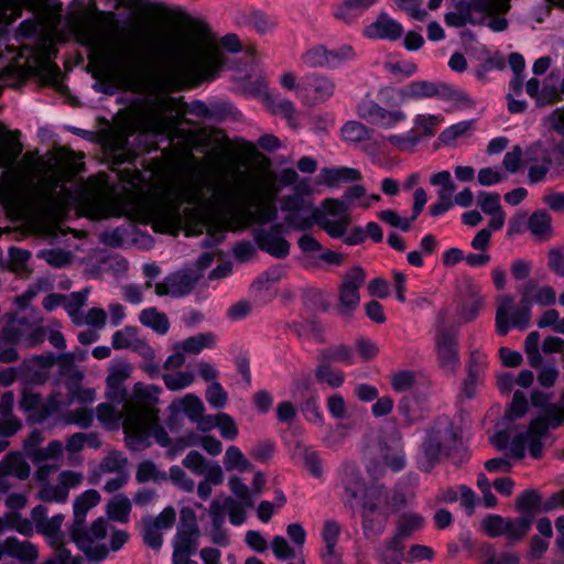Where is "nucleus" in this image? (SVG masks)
I'll list each match as a JSON object with an SVG mask.
<instances>
[{"instance_id": "50", "label": "nucleus", "mask_w": 564, "mask_h": 564, "mask_svg": "<svg viewBox=\"0 0 564 564\" xmlns=\"http://www.w3.org/2000/svg\"><path fill=\"white\" fill-rule=\"evenodd\" d=\"M471 300L463 301L458 306V314L465 322L474 321L482 308V299L471 293Z\"/></svg>"}, {"instance_id": "55", "label": "nucleus", "mask_w": 564, "mask_h": 564, "mask_svg": "<svg viewBox=\"0 0 564 564\" xmlns=\"http://www.w3.org/2000/svg\"><path fill=\"white\" fill-rule=\"evenodd\" d=\"M435 553L432 547L423 544H412L408 552L404 551V562L413 564L422 561H432Z\"/></svg>"}, {"instance_id": "54", "label": "nucleus", "mask_w": 564, "mask_h": 564, "mask_svg": "<svg viewBox=\"0 0 564 564\" xmlns=\"http://www.w3.org/2000/svg\"><path fill=\"white\" fill-rule=\"evenodd\" d=\"M215 419H218L216 427H218L223 438L234 441L238 436V426L228 413L219 412Z\"/></svg>"}, {"instance_id": "28", "label": "nucleus", "mask_w": 564, "mask_h": 564, "mask_svg": "<svg viewBox=\"0 0 564 564\" xmlns=\"http://www.w3.org/2000/svg\"><path fill=\"white\" fill-rule=\"evenodd\" d=\"M139 328L137 326H126L123 329L113 333L111 338V345L113 349H127L132 348L137 350L141 346H147L144 340L138 338Z\"/></svg>"}, {"instance_id": "10", "label": "nucleus", "mask_w": 564, "mask_h": 564, "mask_svg": "<svg viewBox=\"0 0 564 564\" xmlns=\"http://www.w3.org/2000/svg\"><path fill=\"white\" fill-rule=\"evenodd\" d=\"M350 223V217H343L338 219H329L326 215L319 210L314 209L310 217L302 218L300 224L295 225V230L305 231L311 229L313 225H318L329 237L334 239L344 238L348 225Z\"/></svg>"}, {"instance_id": "3", "label": "nucleus", "mask_w": 564, "mask_h": 564, "mask_svg": "<svg viewBox=\"0 0 564 564\" xmlns=\"http://www.w3.org/2000/svg\"><path fill=\"white\" fill-rule=\"evenodd\" d=\"M395 105H408L425 99H437L451 102L456 107L473 108L475 101L464 90L443 80L416 79L412 80L395 90Z\"/></svg>"}, {"instance_id": "7", "label": "nucleus", "mask_w": 564, "mask_h": 564, "mask_svg": "<svg viewBox=\"0 0 564 564\" xmlns=\"http://www.w3.org/2000/svg\"><path fill=\"white\" fill-rule=\"evenodd\" d=\"M366 282V271L360 265H354L343 278L338 290L339 304L343 314H349L360 303L359 289Z\"/></svg>"}, {"instance_id": "63", "label": "nucleus", "mask_w": 564, "mask_h": 564, "mask_svg": "<svg viewBox=\"0 0 564 564\" xmlns=\"http://www.w3.org/2000/svg\"><path fill=\"white\" fill-rule=\"evenodd\" d=\"M341 528L335 520H326L323 524V529L321 532L323 542L325 543V547H336L339 536H340Z\"/></svg>"}, {"instance_id": "18", "label": "nucleus", "mask_w": 564, "mask_h": 564, "mask_svg": "<svg viewBox=\"0 0 564 564\" xmlns=\"http://www.w3.org/2000/svg\"><path fill=\"white\" fill-rule=\"evenodd\" d=\"M378 1L379 0H343L334 8V17L337 20L350 24Z\"/></svg>"}, {"instance_id": "11", "label": "nucleus", "mask_w": 564, "mask_h": 564, "mask_svg": "<svg viewBox=\"0 0 564 564\" xmlns=\"http://www.w3.org/2000/svg\"><path fill=\"white\" fill-rule=\"evenodd\" d=\"M340 485L345 492L344 503L346 507L354 508V501L359 499V496L368 486L360 471V468L355 463H344L340 470Z\"/></svg>"}, {"instance_id": "13", "label": "nucleus", "mask_w": 564, "mask_h": 564, "mask_svg": "<svg viewBox=\"0 0 564 564\" xmlns=\"http://www.w3.org/2000/svg\"><path fill=\"white\" fill-rule=\"evenodd\" d=\"M196 279L187 272L176 271L155 285V293L159 296L170 295L174 299L183 297L192 292Z\"/></svg>"}, {"instance_id": "59", "label": "nucleus", "mask_w": 564, "mask_h": 564, "mask_svg": "<svg viewBox=\"0 0 564 564\" xmlns=\"http://www.w3.org/2000/svg\"><path fill=\"white\" fill-rule=\"evenodd\" d=\"M322 207L324 208V214L333 217H350L349 210L350 208L345 203V200L340 198H325L322 202Z\"/></svg>"}, {"instance_id": "47", "label": "nucleus", "mask_w": 564, "mask_h": 564, "mask_svg": "<svg viewBox=\"0 0 564 564\" xmlns=\"http://www.w3.org/2000/svg\"><path fill=\"white\" fill-rule=\"evenodd\" d=\"M165 387L170 391H180L189 387L194 381V375L189 371H178L175 375H162Z\"/></svg>"}, {"instance_id": "14", "label": "nucleus", "mask_w": 564, "mask_h": 564, "mask_svg": "<svg viewBox=\"0 0 564 564\" xmlns=\"http://www.w3.org/2000/svg\"><path fill=\"white\" fill-rule=\"evenodd\" d=\"M424 518L416 512H402L395 522V529L390 539L398 541V543L405 544L415 532L424 528Z\"/></svg>"}, {"instance_id": "39", "label": "nucleus", "mask_w": 564, "mask_h": 564, "mask_svg": "<svg viewBox=\"0 0 564 564\" xmlns=\"http://www.w3.org/2000/svg\"><path fill=\"white\" fill-rule=\"evenodd\" d=\"M532 517H520L517 519H507L506 532L508 540L516 542L521 540L530 531Z\"/></svg>"}, {"instance_id": "26", "label": "nucleus", "mask_w": 564, "mask_h": 564, "mask_svg": "<svg viewBox=\"0 0 564 564\" xmlns=\"http://www.w3.org/2000/svg\"><path fill=\"white\" fill-rule=\"evenodd\" d=\"M216 343V335L213 332L198 333L182 340L175 349H182L185 354L197 355L205 348H213Z\"/></svg>"}, {"instance_id": "16", "label": "nucleus", "mask_w": 564, "mask_h": 564, "mask_svg": "<svg viewBox=\"0 0 564 564\" xmlns=\"http://www.w3.org/2000/svg\"><path fill=\"white\" fill-rule=\"evenodd\" d=\"M317 361L330 366L332 364L352 366L356 361L355 351L352 347L345 344L330 345L317 350Z\"/></svg>"}, {"instance_id": "34", "label": "nucleus", "mask_w": 564, "mask_h": 564, "mask_svg": "<svg viewBox=\"0 0 564 564\" xmlns=\"http://www.w3.org/2000/svg\"><path fill=\"white\" fill-rule=\"evenodd\" d=\"M135 479L139 484L148 481L162 482L167 480V474L158 468L154 462L147 459L139 463L135 473Z\"/></svg>"}, {"instance_id": "45", "label": "nucleus", "mask_w": 564, "mask_h": 564, "mask_svg": "<svg viewBox=\"0 0 564 564\" xmlns=\"http://www.w3.org/2000/svg\"><path fill=\"white\" fill-rule=\"evenodd\" d=\"M230 491L242 502L246 508L254 506L253 495L242 479L236 475L231 476L228 481Z\"/></svg>"}, {"instance_id": "40", "label": "nucleus", "mask_w": 564, "mask_h": 564, "mask_svg": "<svg viewBox=\"0 0 564 564\" xmlns=\"http://www.w3.org/2000/svg\"><path fill=\"white\" fill-rule=\"evenodd\" d=\"M224 465L227 470L247 471L252 468L251 463L245 457L239 447L231 445L226 449Z\"/></svg>"}, {"instance_id": "44", "label": "nucleus", "mask_w": 564, "mask_h": 564, "mask_svg": "<svg viewBox=\"0 0 564 564\" xmlns=\"http://www.w3.org/2000/svg\"><path fill=\"white\" fill-rule=\"evenodd\" d=\"M302 59L308 67L328 68L327 47L325 45H315L303 54Z\"/></svg>"}, {"instance_id": "57", "label": "nucleus", "mask_w": 564, "mask_h": 564, "mask_svg": "<svg viewBox=\"0 0 564 564\" xmlns=\"http://www.w3.org/2000/svg\"><path fill=\"white\" fill-rule=\"evenodd\" d=\"M477 198L479 207L486 215L502 210L500 195L498 193L479 191Z\"/></svg>"}, {"instance_id": "61", "label": "nucleus", "mask_w": 564, "mask_h": 564, "mask_svg": "<svg viewBox=\"0 0 564 564\" xmlns=\"http://www.w3.org/2000/svg\"><path fill=\"white\" fill-rule=\"evenodd\" d=\"M242 502H237L231 497L225 499V508L228 511L229 522L235 527H240L245 523L247 514Z\"/></svg>"}, {"instance_id": "42", "label": "nucleus", "mask_w": 564, "mask_h": 564, "mask_svg": "<svg viewBox=\"0 0 564 564\" xmlns=\"http://www.w3.org/2000/svg\"><path fill=\"white\" fill-rule=\"evenodd\" d=\"M381 500V489L378 487L367 486L365 491L359 496V499L355 502L360 503L362 511L379 512L386 511V509L380 508Z\"/></svg>"}, {"instance_id": "38", "label": "nucleus", "mask_w": 564, "mask_h": 564, "mask_svg": "<svg viewBox=\"0 0 564 564\" xmlns=\"http://www.w3.org/2000/svg\"><path fill=\"white\" fill-rule=\"evenodd\" d=\"M37 258L45 260L52 268L62 269L72 263L73 254L61 248L43 249L37 252Z\"/></svg>"}, {"instance_id": "25", "label": "nucleus", "mask_w": 564, "mask_h": 564, "mask_svg": "<svg viewBox=\"0 0 564 564\" xmlns=\"http://www.w3.org/2000/svg\"><path fill=\"white\" fill-rule=\"evenodd\" d=\"M404 551L405 544L398 543V541L389 538L377 549L376 556L379 564H402L404 562Z\"/></svg>"}, {"instance_id": "37", "label": "nucleus", "mask_w": 564, "mask_h": 564, "mask_svg": "<svg viewBox=\"0 0 564 564\" xmlns=\"http://www.w3.org/2000/svg\"><path fill=\"white\" fill-rule=\"evenodd\" d=\"M475 126V120H463L451 124L438 134V141L445 145L453 144L458 138L466 135Z\"/></svg>"}, {"instance_id": "9", "label": "nucleus", "mask_w": 564, "mask_h": 564, "mask_svg": "<svg viewBox=\"0 0 564 564\" xmlns=\"http://www.w3.org/2000/svg\"><path fill=\"white\" fill-rule=\"evenodd\" d=\"M404 33L403 25L391 18L387 11H380L373 22L364 29V36L368 40L398 41Z\"/></svg>"}, {"instance_id": "30", "label": "nucleus", "mask_w": 564, "mask_h": 564, "mask_svg": "<svg viewBox=\"0 0 564 564\" xmlns=\"http://www.w3.org/2000/svg\"><path fill=\"white\" fill-rule=\"evenodd\" d=\"M314 375L318 383H326L333 389L340 388L345 382L344 371L334 369L330 365L318 362Z\"/></svg>"}, {"instance_id": "62", "label": "nucleus", "mask_w": 564, "mask_h": 564, "mask_svg": "<svg viewBox=\"0 0 564 564\" xmlns=\"http://www.w3.org/2000/svg\"><path fill=\"white\" fill-rule=\"evenodd\" d=\"M169 478L176 487L186 492H191L194 489V480L191 477H188L186 473L177 465H173L170 467L167 479Z\"/></svg>"}, {"instance_id": "46", "label": "nucleus", "mask_w": 564, "mask_h": 564, "mask_svg": "<svg viewBox=\"0 0 564 564\" xmlns=\"http://www.w3.org/2000/svg\"><path fill=\"white\" fill-rule=\"evenodd\" d=\"M63 420L67 425H77L82 429H88L94 421V413L87 408H79L65 412Z\"/></svg>"}, {"instance_id": "35", "label": "nucleus", "mask_w": 564, "mask_h": 564, "mask_svg": "<svg viewBox=\"0 0 564 564\" xmlns=\"http://www.w3.org/2000/svg\"><path fill=\"white\" fill-rule=\"evenodd\" d=\"M131 512V501L124 496L111 499L107 505V514L110 520L127 523Z\"/></svg>"}, {"instance_id": "27", "label": "nucleus", "mask_w": 564, "mask_h": 564, "mask_svg": "<svg viewBox=\"0 0 564 564\" xmlns=\"http://www.w3.org/2000/svg\"><path fill=\"white\" fill-rule=\"evenodd\" d=\"M388 522V512H361V527L367 539L379 536L383 533Z\"/></svg>"}, {"instance_id": "23", "label": "nucleus", "mask_w": 564, "mask_h": 564, "mask_svg": "<svg viewBox=\"0 0 564 564\" xmlns=\"http://www.w3.org/2000/svg\"><path fill=\"white\" fill-rule=\"evenodd\" d=\"M305 89L312 93L314 102H322L330 98L335 91V84L326 76L311 75L305 78Z\"/></svg>"}, {"instance_id": "21", "label": "nucleus", "mask_w": 564, "mask_h": 564, "mask_svg": "<svg viewBox=\"0 0 564 564\" xmlns=\"http://www.w3.org/2000/svg\"><path fill=\"white\" fill-rule=\"evenodd\" d=\"M56 365L58 366V376L65 379L64 386L76 388L79 381H83L84 373L78 369L74 360V354L63 352L56 355Z\"/></svg>"}, {"instance_id": "32", "label": "nucleus", "mask_w": 564, "mask_h": 564, "mask_svg": "<svg viewBox=\"0 0 564 564\" xmlns=\"http://www.w3.org/2000/svg\"><path fill=\"white\" fill-rule=\"evenodd\" d=\"M372 134L373 130L359 121L350 120L341 127V137L347 142L358 143L370 140Z\"/></svg>"}, {"instance_id": "6", "label": "nucleus", "mask_w": 564, "mask_h": 564, "mask_svg": "<svg viewBox=\"0 0 564 564\" xmlns=\"http://www.w3.org/2000/svg\"><path fill=\"white\" fill-rule=\"evenodd\" d=\"M311 194L312 188L310 184L307 181H302L295 185L293 194L285 195L281 198L280 208L283 213H288L285 221L293 229L303 218L301 216V212L311 210L313 213L314 209H317L313 203L306 202L304 198V196H308Z\"/></svg>"}, {"instance_id": "60", "label": "nucleus", "mask_w": 564, "mask_h": 564, "mask_svg": "<svg viewBox=\"0 0 564 564\" xmlns=\"http://www.w3.org/2000/svg\"><path fill=\"white\" fill-rule=\"evenodd\" d=\"M9 529L15 530L18 533L25 538H30L34 533L32 521L23 518L22 514L18 511L9 513Z\"/></svg>"}, {"instance_id": "2", "label": "nucleus", "mask_w": 564, "mask_h": 564, "mask_svg": "<svg viewBox=\"0 0 564 564\" xmlns=\"http://www.w3.org/2000/svg\"><path fill=\"white\" fill-rule=\"evenodd\" d=\"M183 196L180 191L169 189L133 206L127 213L120 209L117 216H127L141 225H150L156 234L176 237L182 226Z\"/></svg>"}, {"instance_id": "17", "label": "nucleus", "mask_w": 564, "mask_h": 564, "mask_svg": "<svg viewBox=\"0 0 564 564\" xmlns=\"http://www.w3.org/2000/svg\"><path fill=\"white\" fill-rule=\"evenodd\" d=\"M161 392L162 388L156 384L135 382L132 388V399L139 405L147 408L153 417H156L159 411L155 406L159 403Z\"/></svg>"}, {"instance_id": "31", "label": "nucleus", "mask_w": 564, "mask_h": 564, "mask_svg": "<svg viewBox=\"0 0 564 564\" xmlns=\"http://www.w3.org/2000/svg\"><path fill=\"white\" fill-rule=\"evenodd\" d=\"M224 63L217 55H205L196 65L200 80L213 82L215 80L219 72L223 69Z\"/></svg>"}, {"instance_id": "33", "label": "nucleus", "mask_w": 564, "mask_h": 564, "mask_svg": "<svg viewBox=\"0 0 564 564\" xmlns=\"http://www.w3.org/2000/svg\"><path fill=\"white\" fill-rule=\"evenodd\" d=\"M541 495L534 489H525L516 500V508L522 517H534L540 511Z\"/></svg>"}, {"instance_id": "48", "label": "nucleus", "mask_w": 564, "mask_h": 564, "mask_svg": "<svg viewBox=\"0 0 564 564\" xmlns=\"http://www.w3.org/2000/svg\"><path fill=\"white\" fill-rule=\"evenodd\" d=\"M507 519L499 514H488L481 521V529L490 538H498L506 532Z\"/></svg>"}, {"instance_id": "5", "label": "nucleus", "mask_w": 564, "mask_h": 564, "mask_svg": "<svg viewBox=\"0 0 564 564\" xmlns=\"http://www.w3.org/2000/svg\"><path fill=\"white\" fill-rule=\"evenodd\" d=\"M357 115L372 126L384 129H392L397 123L404 121L406 115L402 110H388L377 101L364 98L357 105Z\"/></svg>"}, {"instance_id": "20", "label": "nucleus", "mask_w": 564, "mask_h": 564, "mask_svg": "<svg viewBox=\"0 0 564 564\" xmlns=\"http://www.w3.org/2000/svg\"><path fill=\"white\" fill-rule=\"evenodd\" d=\"M172 413L182 411L192 422H200L205 412L203 401L194 393H187L182 399L172 402L170 405Z\"/></svg>"}, {"instance_id": "53", "label": "nucleus", "mask_w": 564, "mask_h": 564, "mask_svg": "<svg viewBox=\"0 0 564 564\" xmlns=\"http://www.w3.org/2000/svg\"><path fill=\"white\" fill-rule=\"evenodd\" d=\"M45 289L46 281L39 279L35 283L30 284L22 294L15 297L14 304L19 310L24 311L29 307L31 301L39 294V292Z\"/></svg>"}, {"instance_id": "15", "label": "nucleus", "mask_w": 564, "mask_h": 564, "mask_svg": "<svg viewBox=\"0 0 564 564\" xmlns=\"http://www.w3.org/2000/svg\"><path fill=\"white\" fill-rule=\"evenodd\" d=\"M319 182L330 188L338 187L344 183H354L362 178L359 170L348 166L323 167L319 171Z\"/></svg>"}, {"instance_id": "64", "label": "nucleus", "mask_w": 564, "mask_h": 564, "mask_svg": "<svg viewBox=\"0 0 564 564\" xmlns=\"http://www.w3.org/2000/svg\"><path fill=\"white\" fill-rule=\"evenodd\" d=\"M257 253V246L249 240H239L232 247L234 258L240 262H249Z\"/></svg>"}, {"instance_id": "19", "label": "nucleus", "mask_w": 564, "mask_h": 564, "mask_svg": "<svg viewBox=\"0 0 564 564\" xmlns=\"http://www.w3.org/2000/svg\"><path fill=\"white\" fill-rule=\"evenodd\" d=\"M0 474L26 480L30 477L31 467L20 453L11 452L0 462Z\"/></svg>"}, {"instance_id": "24", "label": "nucleus", "mask_w": 564, "mask_h": 564, "mask_svg": "<svg viewBox=\"0 0 564 564\" xmlns=\"http://www.w3.org/2000/svg\"><path fill=\"white\" fill-rule=\"evenodd\" d=\"M299 410L304 419L316 426L324 424V414L319 406L318 392H311L307 397L297 400Z\"/></svg>"}, {"instance_id": "49", "label": "nucleus", "mask_w": 564, "mask_h": 564, "mask_svg": "<svg viewBox=\"0 0 564 564\" xmlns=\"http://www.w3.org/2000/svg\"><path fill=\"white\" fill-rule=\"evenodd\" d=\"M236 108L234 105L227 100H217L212 101L208 105V118L207 120H214L217 122H221L226 120L228 117L234 115Z\"/></svg>"}, {"instance_id": "52", "label": "nucleus", "mask_w": 564, "mask_h": 564, "mask_svg": "<svg viewBox=\"0 0 564 564\" xmlns=\"http://www.w3.org/2000/svg\"><path fill=\"white\" fill-rule=\"evenodd\" d=\"M208 404L214 409H223L228 400V394L218 381H213L205 393Z\"/></svg>"}, {"instance_id": "22", "label": "nucleus", "mask_w": 564, "mask_h": 564, "mask_svg": "<svg viewBox=\"0 0 564 564\" xmlns=\"http://www.w3.org/2000/svg\"><path fill=\"white\" fill-rule=\"evenodd\" d=\"M139 321L144 327L152 329L158 335L167 334L171 327L166 314L154 306L143 308L139 314Z\"/></svg>"}, {"instance_id": "8", "label": "nucleus", "mask_w": 564, "mask_h": 564, "mask_svg": "<svg viewBox=\"0 0 564 564\" xmlns=\"http://www.w3.org/2000/svg\"><path fill=\"white\" fill-rule=\"evenodd\" d=\"M56 365V355L46 351L41 355H33L20 364V371L23 373V381L32 384H44L48 380V369Z\"/></svg>"}, {"instance_id": "41", "label": "nucleus", "mask_w": 564, "mask_h": 564, "mask_svg": "<svg viewBox=\"0 0 564 564\" xmlns=\"http://www.w3.org/2000/svg\"><path fill=\"white\" fill-rule=\"evenodd\" d=\"M327 56L328 69H336L345 63L354 61L356 58V52L350 44H343L333 50L327 48Z\"/></svg>"}, {"instance_id": "56", "label": "nucleus", "mask_w": 564, "mask_h": 564, "mask_svg": "<svg viewBox=\"0 0 564 564\" xmlns=\"http://www.w3.org/2000/svg\"><path fill=\"white\" fill-rule=\"evenodd\" d=\"M89 290L85 289L79 292H72L64 301V308L70 317H75L80 308L86 304Z\"/></svg>"}, {"instance_id": "36", "label": "nucleus", "mask_w": 564, "mask_h": 564, "mask_svg": "<svg viewBox=\"0 0 564 564\" xmlns=\"http://www.w3.org/2000/svg\"><path fill=\"white\" fill-rule=\"evenodd\" d=\"M528 229L533 236L542 237L552 230V218L545 209H536L528 218Z\"/></svg>"}, {"instance_id": "29", "label": "nucleus", "mask_w": 564, "mask_h": 564, "mask_svg": "<svg viewBox=\"0 0 564 564\" xmlns=\"http://www.w3.org/2000/svg\"><path fill=\"white\" fill-rule=\"evenodd\" d=\"M295 448L301 449L303 466L310 475L317 479L322 478L324 470L323 459L321 458L319 453L311 446L303 445L300 442L296 443Z\"/></svg>"}, {"instance_id": "58", "label": "nucleus", "mask_w": 564, "mask_h": 564, "mask_svg": "<svg viewBox=\"0 0 564 564\" xmlns=\"http://www.w3.org/2000/svg\"><path fill=\"white\" fill-rule=\"evenodd\" d=\"M415 373L412 370H400L392 375L391 387L395 392H404L415 384Z\"/></svg>"}, {"instance_id": "51", "label": "nucleus", "mask_w": 564, "mask_h": 564, "mask_svg": "<svg viewBox=\"0 0 564 564\" xmlns=\"http://www.w3.org/2000/svg\"><path fill=\"white\" fill-rule=\"evenodd\" d=\"M303 303L311 311L327 312L329 310V303L318 289H307L303 294Z\"/></svg>"}, {"instance_id": "1", "label": "nucleus", "mask_w": 564, "mask_h": 564, "mask_svg": "<svg viewBox=\"0 0 564 564\" xmlns=\"http://www.w3.org/2000/svg\"><path fill=\"white\" fill-rule=\"evenodd\" d=\"M469 457L468 449L463 447L462 430L447 419H438L425 431L416 464L421 471L430 474L443 459L460 466Z\"/></svg>"}, {"instance_id": "4", "label": "nucleus", "mask_w": 564, "mask_h": 564, "mask_svg": "<svg viewBox=\"0 0 564 564\" xmlns=\"http://www.w3.org/2000/svg\"><path fill=\"white\" fill-rule=\"evenodd\" d=\"M435 350L440 369L446 375H455L460 366L457 335L449 329L437 330Z\"/></svg>"}, {"instance_id": "43", "label": "nucleus", "mask_w": 564, "mask_h": 564, "mask_svg": "<svg viewBox=\"0 0 564 564\" xmlns=\"http://www.w3.org/2000/svg\"><path fill=\"white\" fill-rule=\"evenodd\" d=\"M36 497L43 502L63 503L68 498V489L65 486L45 484L41 487Z\"/></svg>"}, {"instance_id": "12", "label": "nucleus", "mask_w": 564, "mask_h": 564, "mask_svg": "<svg viewBox=\"0 0 564 564\" xmlns=\"http://www.w3.org/2000/svg\"><path fill=\"white\" fill-rule=\"evenodd\" d=\"M252 237L260 251L275 259H285L290 254L291 245L283 236H278L273 231H267L264 228H254Z\"/></svg>"}]
</instances>
